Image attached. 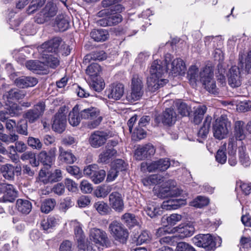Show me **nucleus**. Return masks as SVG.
I'll use <instances>...</instances> for the list:
<instances>
[{"label": "nucleus", "instance_id": "obj_52", "mask_svg": "<svg viewBox=\"0 0 251 251\" xmlns=\"http://www.w3.org/2000/svg\"><path fill=\"white\" fill-rule=\"evenodd\" d=\"M215 157L216 161L218 163L221 164H224L226 163L227 156L226 153V146L225 145L218 150Z\"/></svg>", "mask_w": 251, "mask_h": 251}, {"label": "nucleus", "instance_id": "obj_34", "mask_svg": "<svg viewBox=\"0 0 251 251\" xmlns=\"http://www.w3.org/2000/svg\"><path fill=\"white\" fill-rule=\"evenodd\" d=\"M145 211L147 215L152 218L162 214V210L159 207L156 206L153 202L147 204L145 208Z\"/></svg>", "mask_w": 251, "mask_h": 251}, {"label": "nucleus", "instance_id": "obj_47", "mask_svg": "<svg viewBox=\"0 0 251 251\" xmlns=\"http://www.w3.org/2000/svg\"><path fill=\"white\" fill-rule=\"evenodd\" d=\"M163 181V177L160 176L153 175L143 179V183L145 186L151 184H157Z\"/></svg>", "mask_w": 251, "mask_h": 251}, {"label": "nucleus", "instance_id": "obj_48", "mask_svg": "<svg viewBox=\"0 0 251 251\" xmlns=\"http://www.w3.org/2000/svg\"><path fill=\"white\" fill-rule=\"evenodd\" d=\"M96 210L102 215L108 214L110 211L108 204L103 201H98L96 202L94 205Z\"/></svg>", "mask_w": 251, "mask_h": 251}, {"label": "nucleus", "instance_id": "obj_2", "mask_svg": "<svg viewBox=\"0 0 251 251\" xmlns=\"http://www.w3.org/2000/svg\"><path fill=\"white\" fill-rule=\"evenodd\" d=\"M61 43L62 40L60 37H55L44 43L39 48L38 50L43 55H46L48 53H54L56 54L59 50H61L62 48L64 47L63 49L64 50L63 53L68 55L70 53L71 49L68 45L66 44L62 45L61 48H59Z\"/></svg>", "mask_w": 251, "mask_h": 251}, {"label": "nucleus", "instance_id": "obj_17", "mask_svg": "<svg viewBox=\"0 0 251 251\" xmlns=\"http://www.w3.org/2000/svg\"><path fill=\"white\" fill-rule=\"evenodd\" d=\"M227 75L228 84L231 87H238L241 85V73L239 67L232 66L229 70Z\"/></svg>", "mask_w": 251, "mask_h": 251}, {"label": "nucleus", "instance_id": "obj_24", "mask_svg": "<svg viewBox=\"0 0 251 251\" xmlns=\"http://www.w3.org/2000/svg\"><path fill=\"white\" fill-rule=\"evenodd\" d=\"M36 78L32 76H23L18 77L15 80L16 85L21 88L33 87L38 83Z\"/></svg>", "mask_w": 251, "mask_h": 251}, {"label": "nucleus", "instance_id": "obj_37", "mask_svg": "<svg viewBox=\"0 0 251 251\" xmlns=\"http://www.w3.org/2000/svg\"><path fill=\"white\" fill-rule=\"evenodd\" d=\"M116 153L117 151L113 148H106V150L99 155L98 161L100 163H107Z\"/></svg>", "mask_w": 251, "mask_h": 251}, {"label": "nucleus", "instance_id": "obj_10", "mask_svg": "<svg viewBox=\"0 0 251 251\" xmlns=\"http://www.w3.org/2000/svg\"><path fill=\"white\" fill-rule=\"evenodd\" d=\"M181 194L180 191L176 187V183L173 180H169L165 183L159 191L158 196L161 198L176 197Z\"/></svg>", "mask_w": 251, "mask_h": 251}, {"label": "nucleus", "instance_id": "obj_40", "mask_svg": "<svg viewBox=\"0 0 251 251\" xmlns=\"http://www.w3.org/2000/svg\"><path fill=\"white\" fill-rule=\"evenodd\" d=\"M55 205L56 201L54 199H46L41 203V211L48 214L53 209Z\"/></svg>", "mask_w": 251, "mask_h": 251}, {"label": "nucleus", "instance_id": "obj_28", "mask_svg": "<svg viewBox=\"0 0 251 251\" xmlns=\"http://www.w3.org/2000/svg\"><path fill=\"white\" fill-rule=\"evenodd\" d=\"M122 20V17H102L97 21V23L102 26H112L119 24Z\"/></svg>", "mask_w": 251, "mask_h": 251}, {"label": "nucleus", "instance_id": "obj_60", "mask_svg": "<svg viewBox=\"0 0 251 251\" xmlns=\"http://www.w3.org/2000/svg\"><path fill=\"white\" fill-rule=\"evenodd\" d=\"M26 67L30 70H41V62L35 60H29L26 62Z\"/></svg>", "mask_w": 251, "mask_h": 251}, {"label": "nucleus", "instance_id": "obj_41", "mask_svg": "<svg viewBox=\"0 0 251 251\" xmlns=\"http://www.w3.org/2000/svg\"><path fill=\"white\" fill-rule=\"evenodd\" d=\"M52 25L54 27L57 28L59 31H64L68 28L69 22L63 17H57Z\"/></svg>", "mask_w": 251, "mask_h": 251}, {"label": "nucleus", "instance_id": "obj_50", "mask_svg": "<svg viewBox=\"0 0 251 251\" xmlns=\"http://www.w3.org/2000/svg\"><path fill=\"white\" fill-rule=\"evenodd\" d=\"M25 95V93L24 91L15 89L8 92L7 98L9 100H19L24 98Z\"/></svg>", "mask_w": 251, "mask_h": 251}, {"label": "nucleus", "instance_id": "obj_5", "mask_svg": "<svg viewBox=\"0 0 251 251\" xmlns=\"http://www.w3.org/2000/svg\"><path fill=\"white\" fill-rule=\"evenodd\" d=\"M177 234L175 236H165L161 238L159 241L162 243H168L173 244L177 237L183 239L192 236L195 232V228L191 224L180 225L175 228Z\"/></svg>", "mask_w": 251, "mask_h": 251}, {"label": "nucleus", "instance_id": "obj_33", "mask_svg": "<svg viewBox=\"0 0 251 251\" xmlns=\"http://www.w3.org/2000/svg\"><path fill=\"white\" fill-rule=\"evenodd\" d=\"M200 77L199 68L196 65H192L189 69L187 73V78L192 85H195L196 82Z\"/></svg>", "mask_w": 251, "mask_h": 251}, {"label": "nucleus", "instance_id": "obj_57", "mask_svg": "<svg viewBox=\"0 0 251 251\" xmlns=\"http://www.w3.org/2000/svg\"><path fill=\"white\" fill-rule=\"evenodd\" d=\"M27 144L33 149L40 150L42 148V143L38 138L29 137L27 139Z\"/></svg>", "mask_w": 251, "mask_h": 251}, {"label": "nucleus", "instance_id": "obj_51", "mask_svg": "<svg viewBox=\"0 0 251 251\" xmlns=\"http://www.w3.org/2000/svg\"><path fill=\"white\" fill-rule=\"evenodd\" d=\"M57 12L56 5L52 2H48L43 9L44 16H55Z\"/></svg>", "mask_w": 251, "mask_h": 251}, {"label": "nucleus", "instance_id": "obj_4", "mask_svg": "<svg viewBox=\"0 0 251 251\" xmlns=\"http://www.w3.org/2000/svg\"><path fill=\"white\" fill-rule=\"evenodd\" d=\"M80 117L82 120H90L87 126L93 129L97 127L101 122L103 118L100 115V110L95 107L90 106L87 108L81 109L79 108Z\"/></svg>", "mask_w": 251, "mask_h": 251}, {"label": "nucleus", "instance_id": "obj_43", "mask_svg": "<svg viewBox=\"0 0 251 251\" xmlns=\"http://www.w3.org/2000/svg\"><path fill=\"white\" fill-rule=\"evenodd\" d=\"M121 220L129 227H132L137 224L135 215L131 213H125L122 216Z\"/></svg>", "mask_w": 251, "mask_h": 251}, {"label": "nucleus", "instance_id": "obj_56", "mask_svg": "<svg viewBox=\"0 0 251 251\" xmlns=\"http://www.w3.org/2000/svg\"><path fill=\"white\" fill-rule=\"evenodd\" d=\"M110 191L111 189L109 187L99 186L95 190L94 194L98 198H104Z\"/></svg>", "mask_w": 251, "mask_h": 251}, {"label": "nucleus", "instance_id": "obj_31", "mask_svg": "<svg viewBox=\"0 0 251 251\" xmlns=\"http://www.w3.org/2000/svg\"><path fill=\"white\" fill-rule=\"evenodd\" d=\"M125 10V7L121 4H117L111 7L109 9L101 10L98 16H111L112 15H118L121 16L120 13H122Z\"/></svg>", "mask_w": 251, "mask_h": 251}, {"label": "nucleus", "instance_id": "obj_29", "mask_svg": "<svg viewBox=\"0 0 251 251\" xmlns=\"http://www.w3.org/2000/svg\"><path fill=\"white\" fill-rule=\"evenodd\" d=\"M42 55V63L52 69H55L59 65V60L57 56L52 54Z\"/></svg>", "mask_w": 251, "mask_h": 251}, {"label": "nucleus", "instance_id": "obj_61", "mask_svg": "<svg viewBox=\"0 0 251 251\" xmlns=\"http://www.w3.org/2000/svg\"><path fill=\"white\" fill-rule=\"evenodd\" d=\"M104 81L101 78H96L93 80L91 84V87L96 91L100 92L103 90L104 88Z\"/></svg>", "mask_w": 251, "mask_h": 251}, {"label": "nucleus", "instance_id": "obj_20", "mask_svg": "<svg viewBox=\"0 0 251 251\" xmlns=\"http://www.w3.org/2000/svg\"><path fill=\"white\" fill-rule=\"evenodd\" d=\"M124 90L125 88L123 84L120 83L111 84L107 90L108 97L109 99L119 100L123 96Z\"/></svg>", "mask_w": 251, "mask_h": 251}, {"label": "nucleus", "instance_id": "obj_8", "mask_svg": "<svg viewBox=\"0 0 251 251\" xmlns=\"http://www.w3.org/2000/svg\"><path fill=\"white\" fill-rule=\"evenodd\" d=\"M213 72L209 67H205L200 73V80L204 85L205 88L212 94L217 93L218 89L216 82L213 79Z\"/></svg>", "mask_w": 251, "mask_h": 251}, {"label": "nucleus", "instance_id": "obj_3", "mask_svg": "<svg viewBox=\"0 0 251 251\" xmlns=\"http://www.w3.org/2000/svg\"><path fill=\"white\" fill-rule=\"evenodd\" d=\"M231 128V122L226 115H221L216 119L213 125L214 136L218 139L225 138Z\"/></svg>", "mask_w": 251, "mask_h": 251}, {"label": "nucleus", "instance_id": "obj_25", "mask_svg": "<svg viewBox=\"0 0 251 251\" xmlns=\"http://www.w3.org/2000/svg\"><path fill=\"white\" fill-rule=\"evenodd\" d=\"M59 159L67 164H73L76 160L75 156L70 151L65 150L63 147L59 148Z\"/></svg>", "mask_w": 251, "mask_h": 251}, {"label": "nucleus", "instance_id": "obj_35", "mask_svg": "<svg viewBox=\"0 0 251 251\" xmlns=\"http://www.w3.org/2000/svg\"><path fill=\"white\" fill-rule=\"evenodd\" d=\"M206 110L207 108L204 105H199L195 107L193 121L195 124L198 125L201 122Z\"/></svg>", "mask_w": 251, "mask_h": 251}, {"label": "nucleus", "instance_id": "obj_15", "mask_svg": "<svg viewBox=\"0 0 251 251\" xmlns=\"http://www.w3.org/2000/svg\"><path fill=\"white\" fill-rule=\"evenodd\" d=\"M176 121V114L173 108H168L162 115L156 116L155 121L157 124L162 123L164 125L171 126Z\"/></svg>", "mask_w": 251, "mask_h": 251}, {"label": "nucleus", "instance_id": "obj_7", "mask_svg": "<svg viewBox=\"0 0 251 251\" xmlns=\"http://www.w3.org/2000/svg\"><path fill=\"white\" fill-rule=\"evenodd\" d=\"M108 229L116 240L123 244L126 243L129 235L128 232L121 223L117 221L112 222Z\"/></svg>", "mask_w": 251, "mask_h": 251}, {"label": "nucleus", "instance_id": "obj_36", "mask_svg": "<svg viewBox=\"0 0 251 251\" xmlns=\"http://www.w3.org/2000/svg\"><path fill=\"white\" fill-rule=\"evenodd\" d=\"M212 121V117L207 116L206 117L202 126L198 132V136L201 139H204L206 137L209 132V129Z\"/></svg>", "mask_w": 251, "mask_h": 251}, {"label": "nucleus", "instance_id": "obj_62", "mask_svg": "<svg viewBox=\"0 0 251 251\" xmlns=\"http://www.w3.org/2000/svg\"><path fill=\"white\" fill-rule=\"evenodd\" d=\"M176 251H196L195 249L189 244L180 242L177 244Z\"/></svg>", "mask_w": 251, "mask_h": 251}, {"label": "nucleus", "instance_id": "obj_18", "mask_svg": "<svg viewBox=\"0 0 251 251\" xmlns=\"http://www.w3.org/2000/svg\"><path fill=\"white\" fill-rule=\"evenodd\" d=\"M155 152L154 147L149 144L138 148L135 152V157L137 160H142L153 155Z\"/></svg>", "mask_w": 251, "mask_h": 251}, {"label": "nucleus", "instance_id": "obj_59", "mask_svg": "<svg viewBox=\"0 0 251 251\" xmlns=\"http://www.w3.org/2000/svg\"><path fill=\"white\" fill-rule=\"evenodd\" d=\"M158 170L164 171L168 169L171 165L170 160L168 158H163L157 160Z\"/></svg>", "mask_w": 251, "mask_h": 251}, {"label": "nucleus", "instance_id": "obj_42", "mask_svg": "<svg viewBox=\"0 0 251 251\" xmlns=\"http://www.w3.org/2000/svg\"><path fill=\"white\" fill-rule=\"evenodd\" d=\"M46 0H32L30 4L26 10L28 15L34 13V12L41 8L45 3Z\"/></svg>", "mask_w": 251, "mask_h": 251}, {"label": "nucleus", "instance_id": "obj_63", "mask_svg": "<svg viewBox=\"0 0 251 251\" xmlns=\"http://www.w3.org/2000/svg\"><path fill=\"white\" fill-rule=\"evenodd\" d=\"M239 160L241 164L245 166H249L251 163L249 156L245 153L243 149L239 150Z\"/></svg>", "mask_w": 251, "mask_h": 251}, {"label": "nucleus", "instance_id": "obj_19", "mask_svg": "<svg viewBox=\"0 0 251 251\" xmlns=\"http://www.w3.org/2000/svg\"><path fill=\"white\" fill-rule=\"evenodd\" d=\"M238 65L241 68L244 67L247 73L251 74V50L247 52L243 50L239 51Z\"/></svg>", "mask_w": 251, "mask_h": 251}, {"label": "nucleus", "instance_id": "obj_32", "mask_svg": "<svg viewBox=\"0 0 251 251\" xmlns=\"http://www.w3.org/2000/svg\"><path fill=\"white\" fill-rule=\"evenodd\" d=\"M106 58V54L103 50L93 51L92 53L86 55L84 58V62L85 63L89 62L91 60L101 61Z\"/></svg>", "mask_w": 251, "mask_h": 251}, {"label": "nucleus", "instance_id": "obj_39", "mask_svg": "<svg viewBox=\"0 0 251 251\" xmlns=\"http://www.w3.org/2000/svg\"><path fill=\"white\" fill-rule=\"evenodd\" d=\"M244 123L241 121H236L234 124V135L236 140L241 141L245 139L244 130Z\"/></svg>", "mask_w": 251, "mask_h": 251}, {"label": "nucleus", "instance_id": "obj_22", "mask_svg": "<svg viewBox=\"0 0 251 251\" xmlns=\"http://www.w3.org/2000/svg\"><path fill=\"white\" fill-rule=\"evenodd\" d=\"M3 193L4 195L2 198H0V202H12L17 197V192L11 184L4 183Z\"/></svg>", "mask_w": 251, "mask_h": 251}, {"label": "nucleus", "instance_id": "obj_9", "mask_svg": "<svg viewBox=\"0 0 251 251\" xmlns=\"http://www.w3.org/2000/svg\"><path fill=\"white\" fill-rule=\"evenodd\" d=\"M84 174L90 177L92 181L95 184L101 182L104 180L106 175L105 171L99 169L96 164L90 165L85 168Z\"/></svg>", "mask_w": 251, "mask_h": 251}, {"label": "nucleus", "instance_id": "obj_23", "mask_svg": "<svg viewBox=\"0 0 251 251\" xmlns=\"http://www.w3.org/2000/svg\"><path fill=\"white\" fill-rule=\"evenodd\" d=\"M109 204L116 211H121L124 208V202L121 195L117 192H112L109 196Z\"/></svg>", "mask_w": 251, "mask_h": 251}, {"label": "nucleus", "instance_id": "obj_30", "mask_svg": "<svg viewBox=\"0 0 251 251\" xmlns=\"http://www.w3.org/2000/svg\"><path fill=\"white\" fill-rule=\"evenodd\" d=\"M91 37L97 42H103L109 36L108 32L104 29H94L90 33Z\"/></svg>", "mask_w": 251, "mask_h": 251}, {"label": "nucleus", "instance_id": "obj_55", "mask_svg": "<svg viewBox=\"0 0 251 251\" xmlns=\"http://www.w3.org/2000/svg\"><path fill=\"white\" fill-rule=\"evenodd\" d=\"M18 135L15 134H11L9 135L2 134L0 135V140L7 144L16 142L18 140Z\"/></svg>", "mask_w": 251, "mask_h": 251}, {"label": "nucleus", "instance_id": "obj_27", "mask_svg": "<svg viewBox=\"0 0 251 251\" xmlns=\"http://www.w3.org/2000/svg\"><path fill=\"white\" fill-rule=\"evenodd\" d=\"M16 208L19 212L27 215L32 209V204L27 200L19 199L16 201Z\"/></svg>", "mask_w": 251, "mask_h": 251}, {"label": "nucleus", "instance_id": "obj_53", "mask_svg": "<svg viewBox=\"0 0 251 251\" xmlns=\"http://www.w3.org/2000/svg\"><path fill=\"white\" fill-rule=\"evenodd\" d=\"M157 161H152L150 163L142 162L141 164V169L142 171L146 170L149 172H155L158 170Z\"/></svg>", "mask_w": 251, "mask_h": 251}, {"label": "nucleus", "instance_id": "obj_21", "mask_svg": "<svg viewBox=\"0 0 251 251\" xmlns=\"http://www.w3.org/2000/svg\"><path fill=\"white\" fill-rule=\"evenodd\" d=\"M169 70H170V73L173 75L177 76L184 74L186 66L181 59L176 58L171 62Z\"/></svg>", "mask_w": 251, "mask_h": 251}, {"label": "nucleus", "instance_id": "obj_44", "mask_svg": "<svg viewBox=\"0 0 251 251\" xmlns=\"http://www.w3.org/2000/svg\"><path fill=\"white\" fill-rule=\"evenodd\" d=\"M38 159L44 166L49 167H50L54 161L45 151H42L38 154Z\"/></svg>", "mask_w": 251, "mask_h": 251}, {"label": "nucleus", "instance_id": "obj_38", "mask_svg": "<svg viewBox=\"0 0 251 251\" xmlns=\"http://www.w3.org/2000/svg\"><path fill=\"white\" fill-rule=\"evenodd\" d=\"M3 177L8 180H13L14 178V167L9 164L2 165L0 168Z\"/></svg>", "mask_w": 251, "mask_h": 251}, {"label": "nucleus", "instance_id": "obj_45", "mask_svg": "<svg viewBox=\"0 0 251 251\" xmlns=\"http://www.w3.org/2000/svg\"><path fill=\"white\" fill-rule=\"evenodd\" d=\"M208 198L199 196L190 202V205L197 208H202L208 205L209 203Z\"/></svg>", "mask_w": 251, "mask_h": 251}, {"label": "nucleus", "instance_id": "obj_12", "mask_svg": "<svg viewBox=\"0 0 251 251\" xmlns=\"http://www.w3.org/2000/svg\"><path fill=\"white\" fill-rule=\"evenodd\" d=\"M65 111L64 108H60L57 113L54 115L53 119L52 129L54 131L58 133H62L66 128L67 119Z\"/></svg>", "mask_w": 251, "mask_h": 251}, {"label": "nucleus", "instance_id": "obj_54", "mask_svg": "<svg viewBox=\"0 0 251 251\" xmlns=\"http://www.w3.org/2000/svg\"><path fill=\"white\" fill-rule=\"evenodd\" d=\"M177 107L178 113L182 116H187L189 115L191 108L186 103L177 102Z\"/></svg>", "mask_w": 251, "mask_h": 251}, {"label": "nucleus", "instance_id": "obj_58", "mask_svg": "<svg viewBox=\"0 0 251 251\" xmlns=\"http://www.w3.org/2000/svg\"><path fill=\"white\" fill-rule=\"evenodd\" d=\"M62 179V172L59 169H56L54 172L48 176V181L50 182H57Z\"/></svg>", "mask_w": 251, "mask_h": 251}, {"label": "nucleus", "instance_id": "obj_26", "mask_svg": "<svg viewBox=\"0 0 251 251\" xmlns=\"http://www.w3.org/2000/svg\"><path fill=\"white\" fill-rule=\"evenodd\" d=\"M80 116L79 106L76 105L69 114L68 120L70 125L73 126H78L82 120Z\"/></svg>", "mask_w": 251, "mask_h": 251}, {"label": "nucleus", "instance_id": "obj_1", "mask_svg": "<svg viewBox=\"0 0 251 251\" xmlns=\"http://www.w3.org/2000/svg\"><path fill=\"white\" fill-rule=\"evenodd\" d=\"M166 72L167 69L160 60L156 59L152 63L150 69V76L147 80L149 91L154 92L168 83V80L163 78Z\"/></svg>", "mask_w": 251, "mask_h": 251}, {"label": "nucleus", "instance_id": "obj_13", "mask_svg": "<svg viewBox=\"0 0 251 251\" xmlns=\"http://www.w3.org/2000/svg\"><path fill=\"white\" fill-rule=\"evenodd\" d=\"M192 241L196 246L207 250H213L216 245L212 236L209 234L197 235L192 238Z\"/></svg>", "mask_w": 251, "mask_h": 251}, {"label": "nucleus", "instance_id": "obj_14", "mask_svg": "<svg viewBox=\"0 0 251 251\" xmlns=\"http://www.w3.org/2000/svg\"><path fill=\"white\" fill-rule=\"evenodd\" d=\"M45 109V104L43 102H40L35 105L32 109L27 110L24 117L30 123H33L38 120L43 114Z\"/></svg>", "mask_w": 251, "mask_h": 251}, {"label": "nucleus", "instance_id": "obj_46", "mask_svg": "<svg viewBox=\"0 0 251 251\" xmlns=\"http://www.w3.org/2000/svg\"><path fill=\"white\" fill-rule=\"evenodd\" d=\"M101 67L97 63H92L86 70V74L92 77L97 76L101 72Z\"/></svg>", "mask_w": 251, "mask_h": 251}, {"label": "nucleus", "instance_id": "obj_11", "mask_svg": "<svg viewBox=\"0 0 251 251\" xmlns=\"http://www.w3.org/2000/svg\"><path fill=\"white\" fill-rule=\"evenodd\" d=\"M112 137V133L106 131H95L90 135L89 142L92 147L98 148L104 145Z\"/></svg>", "mask_w": 251, "mask_h": 251}, {"label": "nucleus", "instance_id": "obj_49", "mask_svg": "<svg viewBox=\"0 0 251 251\" xmlns=\"http://www.w3.org/2000/svg\"><path fill=\"white\" fill-rule=\"evenodd\" d=\"M179 206L180 204L177 199H172L164 201L162 204V208L166 210H170L176 209Z\"/></svg>", "mask_w": 251, "mask_h": 251}, {"label": "nucleus", "instance_id": "obj_64", "mask_svg": "<svg viewBox=\"0 0 251 251\" xmlns=\"http://www.w3.org/2000/svg\"><path fill=\"white\" fill-rule=\"evenodd\" d=\"M80 190L83 193H90L93 190L92 184L87 180H83L80 185Z\"/></svg>", "mask_w": 251, "mask_h": 251}, {"label": "nucleus", "instance_id": "obj_6", "mask_svg": "<svg viewBox=\"0 0 251 251\" xmlns=\"http://www.w3.org/2000/svg\"><path fill=\"white\" fill-rule=\"evenodd\" d=\"M142 78L138 74L133 75L131 79V92L126 95L127 100L131 102L139 100L144 94Z\"/></svg>", "mask_w": 251, "mask_h": 251}, {"label": "nucleus", "instance_id": "obj_16", "mask_svg": "<svg viewBox=\"0 0 251 251\" xmlns=\"http://www.w3.org/2000/svg\"><path fill=\"white\" fill-rule=\"evenodd\" d=\"M90 238L95 244L101 246H107L108 239L106 232L97 228L90 230Z\"/></svg>", "mask_w": 251, "mask_h": 251}]
</instances>
